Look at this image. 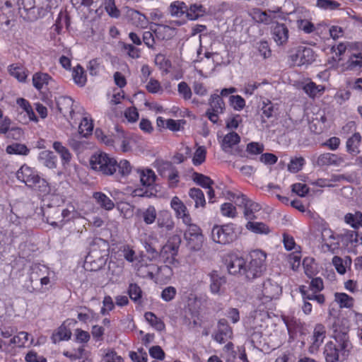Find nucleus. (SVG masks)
<instances>
[{
    "instance_id": "f257e3e1",
    "label": "nucleus",
    "mask_w": 362,
    "mask_h": 362,
    "mask_svg": "<svg viewBox=\"0 0 362 362\" xmlns=\"http://www.w3.org/2000/svg\"><path fill=\"white\" fill-rule=\"evenodd\" d=\"M16 178L40 195H46L50 192L48 182L44 178L40 177L36 170L27 165H22L18 170Z\"/></svg>"
},
{
    "instance_id": "f03ea898",
    "label": "nucleus",
    "mask_w": 362,
    "mask_h": 362,
    "mask_svg": "<svg viewBox=\"0 0 362 362\" xmlns=\"http://www.w3.org/2000/svg\"><path fill=\"white\" fill-rule=\"evenodd\" d=\"M333 338L334 344L341 354V361L345 360L349 355L353 346L348 334V327L342 325V322L337 320L332 325Z\"/></svg>"
},
{
    "instance_id": "7ed1b4c3",
    "label": "nucleus",
    "mask_w": 362,
    "mask_h": 362,
    "mask_svg": "<svg viewBox=\"0 0 362 362\" xmlns=\"http://www.w3.org/2000/svg\"><path fill=\"white\" fill-rule=\"evenodd\" d=\"M90 165L93 170L104 175H112L117 170V160L103 152L92 155Z\"/></svg>"
},
{
    "instance_id": "20e7f679",
    "label": "nucleus",
    "mask_w": 362,
    "mask_h": 362,
    "mask_svg": "<svg viewBox=\"0 0 362 362\" xmlns=\"http://www.w3.org/2000/svg\"><path fill=\"white\" fill-rule=\"evenodd\" d=\"M250 257L251 260L245 267L244 274L247 279L252 280L265 271L267 255L262 250H256L250 253Z\"/></svg>"
},
{
    "instance_id": "39448f33",
    "label": "nucleus",
    "mask_w": 362,
    "mask_h": 362,
    "mask_svg": "<svg viewBox=\"0 0 362 362\" xmlns=\"http://www.w3.org/2000/svg\"><path fill=\"white\" fill-rule=\"evenodd\" d=\"M54 277V272L49 267L41 264H33L30 266L28 278L33 284L34 281H40L41 289L45 291L47 286L50 285Z\"/></svg>"
},
{
    "instance_id": "423d86ee",
    "label": "nucleus",
    "mask_w": 362,
    "mask_h": 362,
    "mask_svg": "<svg viewBox=\"0 0 362 362\" xmlns=\"http://www.w3.org/2000/svg\"><path fill=\"white\" fill-rule=\"evenodd\" d=\"M259 300L263 304L279 298L282 288L279 283L273 279H267L257 288Z\"/></svg>"
},
{
    "instance_id": "0eeeda50",
    "label": "nucleus",
    "mask_w": 362,
    "mask_h": 362,
    "mask_svg": "<svg viewBox=\"0 0 362 362\" xmlns=\"http://www.w3.org/2000/svg\"><path fill=\"white\" fill-rule=\"evenodd\" d=\"M181 243L179 235H175L170 238L160 250V257L165 264L177 267L178 261L176 259L178 249Z\"/></svg>"
},
{
    "instance_id": "6e6552de",
    "label": "nucleus",
    "mask_w": 362,
    "mask_h": 362,
    "mask_svg": "<svg viewBox=\"0 0 362 362\" xmlns=\"http://www.w3.org/2000/svg\"><path fill=\"white\" fill-rule=\"evenodd\" d=\"M187 228L184 233V238L187 243V247L193 251L199 250L204 242V235L200 228L190 222L189 224H185Z\"/></svg>"
},
{
    "instance_id": "1a4fd4ad",
    "label": "nucleus",
    "mask_w": 362,
    "mask_h": 362,
    "mask_svg": "<svg viewBox=\"0 0 362 362\" xmlns=\"http://www.w3.org/2000/svg\"><path fill=\"white\" fill-rule=\"evenodd\" d=\"M236 235L232 223L214 226L211 230L212 240L219 244H228L235 239Z\"/></svg>"
},
{
    "instance_id": "9d476101",
    "label": "nucleus",
    "mask_w": 362,
    "mask_h": 362,
    "mask_svg": "<svg viewBox=\"0 0 362 362\" xmlns=\"http://www.w3.org/2000/svg\"><path fill=\"white\" fill-rule=\"evenodd\" d=\"M208 104L206 116L211 122L216 124L219 120V115L224 112L225 103L219 95L214 93L210 95Z\"/></svg>"
},
{
    "instance_id": "9b49d317",
    "label": "nucleus",
    "mask_w": 362,
    "mask_h": 362,
    "mask_svg": "<svg viewBox=\"0 0 362 362\" xmlns=\"http://www.w3.org/2000/svg\"><path fill=\"white\" fill-rule=\"evenodd\" d=\"M293 66H303L312 63L315 60L314 52L310 47L299 46L290 55Z\"/></svg>"
},
{
    "instance_id": "f8f14e48",
    "label": "nucleus",
    "mask_w": 362,
    "mask_h": 362,
    "mask_svg": "<svg viewBox=\"0 0 362 362\" xmlns=\"http://www.w3.org/2000/svg\"><path fill=\"white\" fill-rule=\"evenodd\" d=\"M184 23L182 21H174L169 25L158 24L153 30L156 37L161 40H167L173 37L175 34L176 27Z\"/></svg>"
},
{
    "instance_id": "ddd939ff",
    "label": "nucleus",
    "mask_w": 362,
    "mask_h": 362,
    "mask_svg": "<svg viewBox=\"0 0 362 362\" xmlns=\"http://www.w3.org/2000/svg\"><path fill=\"white\" fill-rule=\"evenodd\" d=\"M322 250L324 252L334 253L339 247V238L329 229H325L322 232Z\"/></svg>"
},
{
    "instance_id": "4468645a",
    "label": "nucleus",
    "mask_w": 362,
    "mask_h": 362,
    "mask_svg": "<svg viewBox=\"0 0 362 362\" xmlns=\"http://www.w3.org/2000/svg\"><path fill=\"white\" fill-rule=\"evenodd\" d=\"M240 141V136L234 132H230L223 137L221 142V148L224 152L228 153L239 154V151L236 146Z\"/></svg>"
},
{
    "instance_id": "2eb2a0df",
    "label": "nucleus",
    "mask_w": 362,
    "mask_h": 362,
    "mask_svg": "<svg viewBox=\"0 0 362 362\" xmlns=\"http://www.w3.org/2000/svg\"><path fill=\"white\" fill-rule=\"evenodd\" d=\"M170 206L175 211L177 218L182 219V223L189 224L192 222L191 216L184 203L177 197H173L170 202Z\"/></svg>"
},
{
    "instance_id": "dca6fc26",
    "label": "nucleus",
    "mask_w": 362,
    "mask_h": 362,
    "mask_svg": "<svg viewBox=\"0 0 362 362\" xmlns=\"http://www.w3.org/2000/svg\"><path fill=\"white\" fill-rule=\"evenodd\" d=\"M233 336L231 327L225 319L220 320L218 323V330L214 335V339L219 344H223Z\"/></svg>"
},
{
    "instance_id": "f3484780",
    "label": "nucleus",
    "mask_w": 362,
    "mask_h": 362,
    "mask_svg": "<svg viewBox=\"0 0 362 362\" xmlns=\"http://www.w3.org/2000/svg\"><path fill=\"white\" fill-rule=\"evenodd\" d=\"M160 175L168 180L170 187L174 188L179 182L178 171L170 163H165L159 169Z\"/></svg>"
},
{
    "instance_id": "a211bd4d",
    "label": "nucleus",
    "mask_w": 362,
    "mask_h": 362,
    "mask_svg": "<svg viewBox=\"0 0 362 362\" xmlns=\"http://www.w3.org/2000/svg\"><path fill=\"white\" fill-rule=\"evenodd\" d=\"M57 107L59 112L66 117L73 119L76 109V105L69 97H62L57 101Z\"/></svg>"
},
{
    "instance_id": "6ab92c4d",
    "label": "nucleus",
    "mask_w": 362,
    "mask_h": 362,
    "mask_svg": "<svg viewBox=\"0 0 362 362\" xmlns=\"http://www.w3.org/2000/svg\"><path fill=\"white\" fill-rule=\"evenodd\" d=\"M126 17L128 21L139 28H145L148 25V20L146 16L138 11L129 9L127 11Z\"/></svg>"
},
{
    "instance_id": "aec40b11",
    "label": "nucleus",
    "mask_w": 362,
    "mask_h": 362,
    "mask_svg": "<svg viewBox=\"0 0 362 362\" xmlns=\"http://www.w3.org/2000/svg\"><path fill=\"white\" fill-rule=\"evenodd\" d=\"M272 38L279 46L286 44L288 39V30L284 24L278 23L272 31Z\"/></svg>"
},
{
    "instance_id": "412c9836",
    "label": "nucleus",
    "mask_w": 362,
    "mask_h": 362,
    "mask_svg": "<svg viewBox=\"0 0 362 362\" xmlns=\"http://www.w3.org/2000/svg\"><path fill=\"white\" fill-rule=\"evenodd\" d=\"M134 267L136 269L138 276L142 278H148L151 279H155V274L156 271L158 270V266L153 263H136L134 265Z\"/></svg>"
},
{
    "instance_id": "4be33fe9",
    "label": "nucleus",
    "mask_w": 362,
    "mask_h": 362,
    "mask_svg": "<svg viewBox=\"0 0 362 362\" xmlns=\"http://www.w3.org/2000/svg\"><path fill=\"white\" fill-rule=\"evenodd\" d=\"M344 159L342 157L339 156L338 155L325 153L321 154L318 156L317 159V164L319 166H325V165H334L339 166L344 163Z\"/></svg>"
},
{
    "instance_id": "5701e85b",
    "label": "nucleus",
    "mask_w": 362,
    "mask_h": 362,
    "mask_svg": "<svg viewBox=\"0 0 362 362\" xmlns=\"http://www.w3.org/2000/svg\"><path fill=\"white\" fill-rule=\"evenodd\" d=\"M227 268L229 273L231 274H244V270H245V261L243 257L233 255L230 257V259L227 263Z\"/></svg>"
},
{
    "instance_id": "b1692460",
    "label": "nucleus",
    "mask_w": 362,
    "mask_h": 362,
    "mask_svg": "<svg viewBox=\"0 0 362 362\" xmlns=\"http://www.w3.org/2000/svg\"><path fill=\"white\" fill-rule=\"evenodd\" d=\"M325 337V328L321 324H317L314 329L313 335V342L312 345L310 347V351L311 353H314L316 351L324 341Z\"/></svg>"
},
{
    "instance_id": "393cba45",
    "label": "nucleus",
    "mask_w": 362,
    "mask_h": 362,
    "mask_svg": "<svg viewBox=\"0 0 362 362\" xmlns=\"http://www.w3.org/2000/svg\"><path fill=\"white\" fill-rule=\"evenodd\" d=\"M137 173L139 174L141 184L144 187L153 188L156 179V175L153 170L148 168L138 169Z\"/></svg>"
},
{
    "instance_id": "a878e982",
    "label": "nucleus",
    "mask_w": 362,
    "mask_h": 362,
    "mask_svg": "<svg viewBox=\"0 0 362 362\" xmlns=\"http://www.w3.org/2000/svg\"><path fill=\"white\" fill-rule=\"evenodd\" d=\"M324 355L327 362H337L341 360V354L333 341H329L325 344Z\"/></svg>"
},
{
    "instance_id": "bb28decb",
    "label": "nucleus",
    "mask_w": 362,
    "mask_h": 362,
    "mask_svg": "<svg viewBox=\"0 0 362 362\" xmlns=\"http://www.w3.org/2000/svg\"><path fill=\"white\" fill-rule=\"evenodd\" d=\"M210 276V291L214 294L221 293V287L226 283L224 276H221L217 272L213 271L209 274Z\"/></svg>"
},
{
    "instance_id": "cd10ccee",
    "label": "nucleus",
    "mask_w": 362,
    "mask_h": 362,
    "mask_svg": "<svg viewBox=\"0 0 362 362\" xmlns=\"http://www.w3.org/2000/svg\"><path fill=\"white\" fill-rule=\"evenodd\" d=\"M38 160L49 169H54L57 167V158L50 151H41L38 155Z\"/></svg>"
},
{
    "instance_id": "c85d7f7f",
    "label": "nucleus",
    "mask_w": 362,
    "mask_h": 362,
    "mask_svg": "<svg viewBox=\"0 0 362 362\" xmlns=\"http://www.w3.org/2000/svg\"><path fill=\"white\" fill-rule=\"evenodd\" d=\"M136 215L143 219L144 222L150 225L155 222L157 217L156 209L153 206H148L144 209H138Z\"/></svg>"
},
{
    "instance_id": "c756f323",
    "label": "nucleus",
    "mask_w": 362,
    "mask_h": 362,
    "mask_svg": "<svg viewBox=\"0 0 362 362\" xmlns=\"http://www.w3.org/2000/svg\"><path fill=\"white\" fill-rule=\"evenodd\" d=\"M351 263L352 260L349 256H346L344 258L334 256L332 258V264L339 274H344L346 272V268H349Z\"/></svg>"
},
{
    "instance_id": "7c9ffc66",
    "label": "nucleus",
    "mask_w": 362,
    "mask_h": 362,
    "mask_svg": "<svg viewBox=\"0 0 362 362\" xmlns=\"http://www.w3.org/2000/svg\"><path fill=\"white\" fill-rule=\"evenodd\" d=\"M8 71L19 82H25L28 77L26 69L19 64H13L9 65L8 66Z\"/></svg>"
},
{
    "instance_id": "2f4dec72",
    "label": "nucleus",
    "mask_w": 362,
    "mask_h": 362,
    "mask_svg": "<svg viewBox=\"0 0 362 362\" xmlns=\"http://www.w3.org/2000/svg\"><path fill=\"white\" fill-rule=\"evenodd\" d=\"M52 146L55 151L59 154L62 165L64 166L69 165L72 158V156L68 148L63 146L59 141H54Z\"/></svg>"
},
{
    "instance_id": "473e14b6",
    "label": "nucleus",
    "mask_w": 362,
    "mask_h": 362,
    "mask_svg": "<svg viewBox=\"0 0 362 362\" xmlns=\"http://www.w3.org/2000/svg\"><path fill=\"white\" fill-rule=\"evenodd\" d=\"M93 197L97 204L103 209L110 211L114 209V202L104 193L100 192H94Z\"/></svg>"
},
{
    "instance_id": "72a5a7b5",
    "label": "nucleus",
    "mask_w": 362,
    "mask_h": 362,
    "mask_svg": "<svg viewBox=\"0 0 362 362\" xmlns=\"http://www.w3.org/2000/svg\"><path fill=\"white\" fill-rule=\"evenodd\" d=\"M173 269L170 265L167 264L165 265L158 267V270L155 274V279L156 281H168L173 276Z\"/></svg>"
},
{
    "instance_id": "f704fd0d",
    "label": "nucleus",
    "mask_w": 362,
    "mask_h": 362,
    "mask_svg": "<svg viewBox=\"0 0 362 362\" xmlns=\"http://www.w3.org/2000/svg\"><path fill=\"white\" fill-rule=\"evenodd\" d=\"M346 67L354 71L362 69V50L352 53L350 55L346 62Z\"/></svg>"
},
{
    "instance_id": "c9c22d12",
    "label": "nucleus",
    "mask_w": 362,
    "mask_h": 362,
    "mask_svg": "<svg viewBox=\"0 0 362 362\" xmlns=\"http://www.w3.org/2000/svg\"><path fill=\"white\" fill-rule=\"evenodd\" d=\"M334 301L341 308H351L354 304V299L345 293H336Z\"/></svg>"
},
{
    "instance_id": "e433bc0d",
    "label": "nucleus",
    "mask_w": 362,
    "mask_h": 362,
    "mask_svg": "<svg viewBox=\"0 0 362 362\" xmlns=\"http://www.w3.org/2000/svg\"><path fill=\"white\" fill-rule=\"evenodd\" d=\"M52 78L45 73L37 72L33 76V85L38 90L49 83Z\"/></svg>"
},
{
    "instance_id": "4c0bfd02",
    "label": "nucleus",
    "mask_w": 362,
    "mask_h": 362,
    "mask_svg": "<svg viewBox=\"0 0 362 362\" xmlns=\"http://www.w3.org/2000/svg\"><path fill=\"white\" fill-rule=\"evenodd\" d=\"M168 10L172 16L181 17L186 13L187 6L183 1H175L170 4Z\"/></svg>"
},
{
    "instance_id": "58836bf2",
    "label": "nucleus",
    "mask_w": 362,
    "mask_h": 362,
    "mask_svg": "<svg viewBox=\"0 0 362 362\" xmlns=\"http://www.w3.org/2000/svg\"><path fill=\"white\" fill-rule=\"evenodd\" d=\"M246 228L254 233L261 235H267L270 232L269 226L262 222L248 221Z\"/></svg>"
},
{
    "instance_id": "ea45409f",
    "label": "nucleus",
    "mask_w": 362,
    "mask_h": 362,
    "mask_svg": "<svg viewBox=\"0 0 362 362\" xmlns=\"http://www.w3.org/2000/svg\"><path fill=\"white\" fill-rule=\"evenodd\" d=\"M72 77L74 83L83 87L86 85L87 79L83 68L81 65L75 66L72 71Z\"/></svg>"
},
{
    "instance_id": "a19ab883",
    "label": "nucleus",
    "mask_w": 362,
    "mask_h": 362,
    "mask_svg": "<svg viewBox=\"0 0 362 362\" xmlns=\"http://www.w3.org/2000/svg\"><path fill=\"white\" fill-rule=\"evenodd\" d=\"M205 13V9L201 4H192L185 13L186 17L191 21L197 20L199 17L202 16Z\"/></svg>"
},
{
    "instance_id": "79ce46f5",
    "label": "nucleus",
    "mask_w": 362,
    "mask_h": 362,
    "mask_svg": "<svg viewBox=\"0 0 362 362\" xmlns=\"http://www.w3.org/2000/svg\"><path fill=\"white\" fill-rule=\"evenodd\" d=\"M279 105L277 103H272L269 100L263 101L262 107L263 115L267 117H272L276 115L279 111Z\"/></svg>"
},
{
    "instance_id": "37998d69",
    "label": "nucleus",
    "mask_w": 362,
    "mask_h": 362,
    "mask_svg": "<svg viewBox=\"0 0 362 362\" xmlns=\"http://www.w3.org/2000/svg\"><path fill=\"white\" fill-rule=\"evenodd\" d=\"M146 320L157 331H163L165 329L164 322L157 316L151 313L147 312L144 315Z\"/></svg>"
},
{
    "instance_id": "c03bdc74",
    "label": "nucleus",
    "mask_w": 362,
    "mask_h": 362,
    "mask_svg": "<svg viewBox=\"0 0 362 362\" xmlns=\"http://www.w3.org/2000/svg\"><path fill=\"white\" fill-rule=\"evenodd\" d=\"M303 267L305 274L312 278L317 273V265L312 257H305L303 261Z\"/></svg>"
},
{
    "instance_id": "a18cd8bd",
    "label": "nucleus",
    "mask_w": 362,
    "mask_h": 362,
    "mask_svg": "<svg viewBox=\"0 0 362 362\" xmlns=\"http://www.w3.org/2000/svg\"><path fill=\"white\" fill-rule=\"evenodd\" d=\"M189 196L194 201L195 207H204L206 204L204 194L199 188H191L189 191Z\"/></svg>"
},
{
    "instance_id": "49530a36",
    "label": "nucleus",
    "mask_w": 362,
    "mask_h": 362,
    "mask_svg": "<svg viewBox=\"0 0 362 362\" xmlns=\"http://www.w3.org/2000/svg\"><path fill=\"white\" fill-rule=\"evenodd\" d=\"M6 151L8 154L26 156L28 154L30 150L25 144L13 143L6 147Z\"/></svg>"
},
{
    "instance_id": "de8ad7c7",
    "label": "nucleus",
    "mask_w": 362,
    "mask_h": 362,
    "mask_svg": "<svg viewBox=\"0 0 362 362\" xmlns=\"http://www.w3.org/2000/svg\"><path fill=\"white\" fill-rule=\"evenodd\" d=\"M93 129V121L87 116L83 117L78 126V132L83 136L90 134Z\"/></svg>"
},
{
    "instance_id": "09e8293b",
    "label": "nucleus",
    "mask_w": 362,
    "mask_h": 362,
    "mask_svg": "<svg viewBox=\"0 0 362 362\" xmlns=\"http://www.w3.org/2000/svg\"><path fill=\"white\" fill-rule=\"evenodd\" d=\"M341 241L347 246H356L358 242V234L356 231L346 230L341 234Z\"/></svg>"
},
{
    "instance_id": "8fccbe9b",
    "label": "nucleus",
    "mask_w": 362,
    "mask_h": 362,
    "mask_svg": "<svg viewBox=\"0 0 362 362\" xmlns=\"http://www.w3.org/2000/svg\"><path fill=\"white\" fill-rule=\"evenodd\" d=\"M71 336V330L66 327L62 325L58 328L57 332L53 334L52 339L54 343H57L63 340H69Z\"/></svg>"
},
{
    "instance_id": "3c124183",
    "label": "nucleus",
    "mask_w": 362,
    "mask_h": 362,
    "mask_svg": "<svg viewBox=\"0 0 362 362\" xmlns=\"http://www.w3.org/2000/svg\"><path fill=\"white\" fill-rule=\"evenodd\" d=\"M361 140L359 133L354 134L346 141V148L350 153H358V146Z\"/></svg>"
},
{
    "instance_id": "603ef678",
    "label": "nucleus",
    "mask_w": 362,
    "mask_h": 362,
    "mask_svg": "<svg viewBox=\"0 0 362 362\" xmlns=\"http://www.w3.org/2000/svg\"><path fill=\"white\" fill-rule=\"evenodd\" d=\"M303 90L310 97L315 98L321 95L324 92L325 88L322 86H317L313 82H310L304 86Z\"/></svg>"
},
{
    "instance_id": "864d4df0",
    "label": "nucleus",
    "mask_w": 362,
    "mask_h": 362,
    "mask_svg": "<svg viewBox=\"0 0 362 362\" xmlns=\"http://www.w3.org/2000/svg\"><path fill=\"white\" fill-rule=\"evenodd\" d=\"M261 209V206L256 202L250 200L244 209V215L247 219L256 218L255 213Z\"/></svg>"
},
{
    "instance_id": "5fc2aeb1",
    "label": "nucleus",
    "mask_w": 362,
    "mask_h": 362,
    "mask_svg": "<svg viewBox=\"0 0 362 362\" xmlns=\"http://www.w3.org/2000/svg\"><path fill=\"white\" fill-rule=\"evenodd\" d=\"M158 227L165 228L168 230L173 228L174 224L170 215L168 212H163L157 219Z\"/></svg>"
},
{
    "instance_id": "6e6d98bb",
    "label": "nucleus",
    "mask_w": 362,
    "mask_h": 362,
    "mask_svg": "<svg viewBox=\"0 0 362 362\" xmlns=\"http://www.w3.org/2000/svg\"><path fill=\"white\" fill-rule=\"evenodd\" d=\"M17 104L26 112L30 120L37 122V118L35 116L29 103L24 98H18L16 100Z\"/></svg>"
},
{
    "instance_id": "4d7b16f0",
    "label": "nucleus",
    "mask_w": 362,
    "mask_h": 362,
    "mask_svg": "<svg viewBox=\"0 0 362 362\" xmlns=\"http://www.w3.org/2000/svg\"><path fill=\"white\" fill-rule=\"evenodd\" d=\"M297 27L299 30L303 31L306 34L312 33L315 31V27L313 23H312L308 19H301L299 18L296 21Z\"/></svg>"
},
{
    "instance_id": "13d9d810",
    "label": "nucleus",
    "mask_w": 362,
    "mask_h": 362,
    "mask_svg": "<svg viewBox=\"0 0 362 362\" xmlns=\"http://www.w3.org/2000/svg\"><path fill=\"white\" fill-rule=\"evenodd\" d=\"M305 164V159L303 157H295L291 159L288 165V170L291 173H297L301 170Z\"/></svg>"
},
{
    "instance_id": "bf43d9fd",
    "label": "nucleus",
    "mask_w": 362,
    "mask_h": 362,
    "mask_svg": "<svg viewBox=\"0 0 362 362\" xmlns=\"http://www.w3.org/2000/svg\"><path fill=\"white\" fill-rule=\"evenodd\" d=\"M256 49L259 54L262 57L263 59H267L272 55V50L267 41H259L257 42Z\"/></svg>"
},
{
    "instance_id": "052dcab7",
    "label": "nucleus",
    "mask_w": 362,
    "mask_h": 362,
    "mask_svg": "<svg viewBox=\"0 0 362 362\" xmlns=\"http://www.w3.org/2000/svg\"><path fill=\"white\" fill-rule=\"evenodd\" d=\"M117 169L122 177L128 176L132 170V166L127 160H121L119 163H117Z\"/></svg>"
},
{
    "instance_id": "680f3d73",
    "label": "nucleus",
    "mask_w": 362,
    "mask_h": 362,
    "mask_svg": "<svg viewBox=\"0 0 362 362\" xmlns=\"http://www.w3.org/2000/svg\"><path fill=\"white\" fill-rule=\"evenodd\" d=\"M221 212L223 216L235 218L237 216L235 207L231 203H224L221 206Z\"/></svg>"
},
{
    "instance_id": "e2e57ef3",
    "label": "nucleus",
    "mask_w": 362,
    "mask_h": 362,
    "mask_svg": "<svg viewBox=\"0 0 362 362\" xmlns=\"http://www.w3.org/2000/svg\"><path fill=\"white\" fill-rule=\"evenodd\" d=\"M206 149L204 146H199L192 158L193 164L195 165H201L203 162H204L206 159Z\"/></svg>"
},
{
    "instance_id": "0e129e2a",
    "label": "nucleus",
    "mask_w": 362,
    "mask_h": 362,
    "mask_svg": "<svg viewBox=\"0 0 362 362\" xmlns=\"http://www.w3.org/2000/svg\"><path fill=\"white\" fill-rule=\"evenodd\" d=\"M194 180L204 188L210 187L214 184L209 177L199 173L194 174Z\"/></svg>"
},
{
    "instance_id": "69168bd1",
    "label": "nucleus",
    "mask_w": 362,
    "mask_h": 362,
    "mask_svg": "<svg viewBox=\"0 0 362 362\" xmlns=\"http://www.w3.org/2000/svg\"><path fill=\"white\" fill-rule=\"evenodd\" d=\"M115 308V303L111 296H106L103 300V307L100 310V313L103 315H108L110 311Z\"/></svg>"
},
{
    "instance_id": "338daca9",
    "label": "nucleus",
    "mask_w": 362,
    "mask_h": 362,
    "mask_svg": "<svg viewBox=\"0 0 362 362\" xmlns=\"http://www.w3.org/2000/svg\"><path fill=\"white\" fill-rule=\"evenodd\" d=\"M177 91L184 100H189L192 96L191 88L187 83L182 81L177 86Z\"/></svg>"
},
{
    "instance_id": "774afa93",
    "label": "nucleus",
    "mask_w": 362,
    "mask_h": 362,
    "mask_svg": "<svg viewBox=\"0 0 362 362\" xmlns=\"http://www.w3.org/2000/svg\"><path fill=\"white\" fill-rule=\"evenodd\" d=\"M128 293L130 298L136 302L139 300L141 298V288L136 284H130L128 288Z\"/></svg>"
}]
</instances>
